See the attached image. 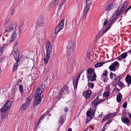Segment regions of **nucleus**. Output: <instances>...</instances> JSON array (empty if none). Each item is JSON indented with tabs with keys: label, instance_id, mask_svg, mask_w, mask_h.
Returning <instances> with one entry per match:
<instances>
[{
	"label": "nucleus",
	"instance_id": "nucleus-1",
	"mask_svg": "<svg viewBox=\"0 0 131 131\" xmlns=\"http://www.w3.org/2000/svg\"><path fill=\"white\" fill-rule=\"evenodd\" d=\"M74 45V42L73 41H70L68 44L67 49L68 58L71 57L74 54L75 48Z\"/></svg>",
	"mask_w": 131,
	"mask_h": 131
},
{
	"label": "nucleus",
	"instance_id": "nucleus-2",
	"mask_svg": "<svg viewBox=\"0 0 131 131\" xmlns=\"http://www.w3.org/2000/svg\"><path fill=\"white\" fill-rule=\"evenodd\" d=\"M128 4V2L125 1L121 5V6H120L116 11L115 13L116 16H118L120 14H122L127 8Z\"/></svg>",
	"mask_w": 131,
	"mask_h": 131
},
{
	"label": "nucleus",
	"instance_id": "nucleus-3",
	"mask_svg": "<svg viewBox=\"0 0 131 131\" xmlns=\"http://www.w3.org/2000/svg\"><path fill=\"white\" fill-rule=\"evenodd\" d=\"M86 6L84 7L83 12V14L82 18V19H85L87 15L88 11L89 10L91 5V2H88L87 0L86 1Z\"/></svg>",
	"mask_w": 131,
	"mask_h": 131
},
{
	"label": "nucleus",
	"instance_id": "nucleus-4",
	"mask_svg": "<svg viewBox=\"0 0 131 131\" xmlns=\"http://www.w3.org/2000/svg\"><path fill=\"white\" fill-rule=\"evenodd\" d=\"M37 94H35V100L33 103L34 106H37L39 104L41 103L43 98V95Z\"/></svg>",
	"mask_w": 131,
	"mask_h": 131
},
{
	"label": "nucleus",
	"instance_id": "nucleus-5",
	"mask_svg": "<svg viewBox=\"0 0 131 131\" xmlns=\"http://www.w3.org/2000/svg\"><path fill=\"white\" fill-rule=\"evenodd\" d=\"M62 0H52L48 7V11L49 12L52 10L56 6L60 3L61 4Z\"/></svg>",
	"mask_w": 131,
	"mask_h": 131
},
{
	"label": "nucleus",
	"instance_id": "nucleus-6",
	"mask_svg": "<svg viewBox=\"0 0 131 131\" xmlns=\"http://www.w3.org/2000/svg\"><path fill=\"white\" fill-rule=\"evenodd\" d=\"M75 63L74 60L72 59L70 61L68 65L67 70L69 74L72 72L74 67L75 66Z\"/></svg>",
	"mask_w": 131,
	"mask_h": 131
},
{
	"label": "nucleus",
	"instance_id": "nucleus-7",
	"mask_svg": "<svg viewBox=\"0 0 131 131\" xmlns=\"http://www.w3.org/2000/svg\"><path fill=\"white\" fill-rule=\"evenodd\" d=\"M64 21L62 20L59 25L56 26L54 31V34H57L63 28Z\"/></svg>",
	"mask_w": 131,
	"mask_h": 131
},
{
	"label": "nucleus",
	"instance_id": "nucleus-8",
	"mask_svg": "<svg viewBox=\"0 0 131 131\" xmlns=\"http://www.w3.org/2000/svg\"><path fill=\"white\" fill-rule=\"evenodd\" d=\"M16 26L17 24L16 23L13 22L11 23L9 27L7 28L5 30V33L9 32L13 29H15Z\"/></svg>",
	"mask_w": 131,
	"mask_h": 131
},
{
	"label": "nucleus",
	"instance_id": "nucleus-9",
	"mask_svg": "<svg viewBox=\"0 0 131 131\" xmlns=\"http://www.w3.org/2000/svg\"><path fill=\"white\" fill-rule=\"evenodd\" d=\"M17 53H18V52L16 51H15L14 55V57L15 60L18 61V62H22L24 59V56H21L19 57V55L18 54H17Z\"/></svg>",
	"mask_w": 131,
	"mask_h": 131
},
{
	"label": "nucleus",
	"instance_id": "nucleus-10",
	"mask_svg": "<svg viewBox=\"0 0 131 131\" xmlns=\"http://www.w3.org/2000/svg\"><path fill=\"white\" fill-rule=\"evenodd\" d=\"M46 54L50 55L52 51V47L51 44L49 41H48L46 44Z\"/></svg>",
	"mask_w": 131,
	"mask_h": 131
},
{
	"label": "nucleus",
	"instance_id": "nucleus-11",
	"mask_svg": "<svg viewBox=\"0 0 131 131\" xmlns=\"http://www.w3.org/2000/svg\"><path fill=\"white\" fill-rule=\"evenodd\" d=\"M31 101L30 97H28L27 98L26 102L25 104H23L22 105L21 109L22 110H24L27 108L29 106Z\"/></svg>",
	"mask_w": 131,
	"mask_h": 131
},
{
	"label": "nucleus",
	"instance_id": "nucleus-12",
	"mask_svg": "<svg viewBox=\"0 0 131 131\" xmlns=\"http://www.w3.org/2000/svg\"><path fill=\"white\" fill-rule=\"evenodd\" d=\"M81 74L82 73L81 72H80L77 77L76 79H74L73 80V83L75 90H76L77 88L78 80Z\"/></svg>",
	"mask_w": 131,
	"mask_h": 131
},
{
	"label": "nucleus",
	"instance_id": "nucleus-13",
	"mask_svg": "<svg viewBox=\"0 0 131 131\" xmlns=\"http://www.w3.org/2000/svg\"><path fill=\"white\" fill-rule=\"evenodd\" d=\"M91 94V91L90 90H88L87 91H84L82 93V95L83 96H85V99H89Z\"/></svg>",
	"mask_w": 131,
	"mask_h": 131
},
{
	"label": "nucleus",
	"instance_id": "nucleus-14",
	"mask_svg": "<svg viewBox=\"0 0 131 131\" xmlns=\"http://www.w3.org/2000/svg\"><path fill=\"white\" fill-rule=\"evenodd\" d=\"M45 87V84H42L41 85L39 86L37 90L36 94L41 95V93L43 91Z\"/></svg>",
	"mask_w": 131,
	"mask_h": 131
},
{
	"label": "nucleus",
	"instance_id": "nucleus-15",
	"mask_svg": "<svg viewBox=\"0 0 131 131\" xmlns=\"http://www.w3.org/2000/svg\"><path fill=\"white\" fill-rule=\"evenodd\" d=\"M125 80L128 84V86H129L131 84V76L129 75H127L125 78Z\"/></svg>",
	"mask_w": 131,
	"mask_h": 131
},
{
	"label": "nucleus",
	"instance_id": "nucleus-16",
	"mask_svg": "<svg viewBox=\"0 0 131 131\" xmlns=\"http://www.w3.org/2000/svg\"><path fill=\"white\" fill-rule=\"evenodd\" d=\"M127 54L126 52H124L120 55L118 58V60L121 61L122 59L125 58L127 56Z\"/></svg>",
	"mask_w": 131,
	"mask_h": 131
},
{
	"label": "nucleus",
	"instance_id": "nucleus-17",
	"mask_svg": "<svg viewBox=\"0 0 131 131\" xmlns=\"http://www.w3.org/2000/svg\"><path fill=\"white\" fill-rule=\"evenodd\" d=\"M121 120L122 122L125 124H128L130 122V121L128 117H125L122 118Z\"/></svg>",
	"mask_w": 131,
	"mask_h": 131
},
{
	"label": "nucleus",
	"instance_id": "nucleus-18",
	"mask_svg": "<svg viewBox=\"0 0 131 131\" xmlns=\"http://www.w3.org/2000/svg\"><path fill=\"white\" fill-rule=\"evenodd\" d=\"M16 36L17 34L16 32H14L13 33L12 36L9 39V42H12L16 37Z\"/></svg>",
	"mask_w": 131,
	"mask_h": 131
},
{
	"label": "nucleus",
	"instance_id": "nucleus-19",
	"mask_svg": "<svg viewBox=\"0 0 131 131\" xmlns=\"http://www.w3.org/2000/svg\"><path fill=\"white\" fill-rule=\"evenodd\" d=\"M110 26H108L105 28H103L101 30V32L102 33L101 36H102L105 33L107 30L110 28Z\"/></svg>",
	"mask_w": 131,
	"mask_h": 131
},
{
	"label": "nucleus",
	"instance_id": "nucleus-20",
	"mask_svg": "<svg viewBox=\"0 0 131 131\" xmlns=\"http://www.w3.org/2000/svg\"><path fill=\"white\" fill-rule=\"evenodd\" d=\"M122 97V95L120 93H119L117 95L116 97V100L117 102L119 103L120 102Z\"/></svg>",
	"mask_w": 131,
	"mask_h": 131
},
{
	"label": "nucleus",
	"instance_id": "nucleus-21",
	"mask_svg": "<svg viewBox=\"0 0 131 131\" xmlns=\"http://www.w3.org/2000/svg\"><path fill=\"white\" fill-rule=\"evenodd\" d=\"M4 104L3 107L1 109L0 111L1 112H4L6 111L9 108Z\"/></svg>",
	"mask_w": 131,
	"mask_h": 131
},
{
	"label": "nucleus",
	"instance_id": "nucleus-22",
	"mask_svg": "<svg viewBox=\"0 0 131 131\" xmlns=\"http://www.w3.org/2000/svg\"><path fill=\"white\" fill-rule=\"evenodd\" d=\"M50 57V55L46 54L44 58L43 59V60L45 64H47L48 63V59Z\"/></svg>",
	"mask_w": 131,
	"mask_h": 131
},
{
	"label": "nucleus",
	"instance_id": "nucleus-23",
	"mask_svg": "<svg viewBox=\"0 0 131 131\" xmlns=\"http://www.w3.org/2000/svg\"><path fill=\"white\" fill-rule=\"evenodd\" d=\"M59 123L60 124H62L64 123V116L63 115H61L59 118Z\"/></svg>",
	"mask_w": 131,
	"mask_h": 131
},
{
	"label": "nucleus",
	"instance_id": "nucleus-24",
	"mask_svg": "<svg viewBox=\"0 0 131 131\" xmlns=\"http://www.w3.org/2000/svg\"><path fill=\"white\" fill-rule=\"evenodd\" d=\"M105 63V62H104L98 63L95 65V68H98L102 66Z\"/></svg>",
	"mask_w": 131,
	"mask_h": 131
},
{
	"label": "nucleus",
	"instance_id": "nucleus-25",
	"mask_svg": "<svg viewBox=\"0 0 131 131\" xmlns=\"http://www.w3.org/2000/svg\"><path fill=\"white\" fill-rule=\"evenodd\" d=\"M109 68L111 71H115L116 70L115 67L112 64L109 67Z\"/></svg>",
	"mask_w": 131,
	"mask_h": 131
},
{
	"label": "nucleus",
	"instance_id": "nucleus-26",
	"mask_svg": "<svg viewBox=\"0 0 131 131\" xmlns=\"http://www.w3.org/2000/svg\"><path fill=\"white\" fill-rule=\"evenodd\" d=\"M120 79H119V80H118V81H115L113 80L112 82V83L113 84V86H115L117 85L118 83L120 81Z\"/></svg>",
	"mask_w": 131,
	"mask_h": 131
},
{
	"label": "nucleus",
	"instance_id": "nucleus-27",
	"mask_svg": "<svg viewBox=\"0 0 131 131\" xmlns=\"http://www.w3.org/2000/svg\"><path fill=\"white\" fill-rule=\"evenodd\" d=\"M12 104V102L10 101H7L6 102L5 104L6 106L9 108L11 106Z\"/></svg>",
	"mask_w": 131,
	"mask_h": 131
},
{
	"label": "nucleus",
	"instance_id": "nucleus-28",
	"mask_svg": "<svg viewBox=\"0 0 131 131\" xmlns=\"http://www.w3.org/2000/svg\"><path fill=\"white\" fill-rule=\"evenodd\" d=\"M102 79H103V82L104 83L106 82L108 80L107 76H102Z\"/></svg>",
	"mask_w": 131,
	"mask_h": 131
},
{
	"label": "nucleus",
	"instance_id": "nucleus-29",
	"mask_svg": "<svg viewBox=\"0 0 131 131\" xmlns=\"http://www.w3.org/2000/svg\"><path fill=\"white\" fill-rule=\"evenodd\" d=\"M69 87L67 85H66L64 86L61 90L60 91V92L63 93V92L65 90V89H66V90H68V89Z\"/></svg>",
	"mask_w": 131,
	"mask_h": 131
},
{
	"label": "nucleus",
	"instance_id": "nucleus-30",
	"mask_svg": "<svg viewBox=\"0 0 131 131\" xmlns=\"http://www.w3.org/2000/svg\"><path fill=\"white\" fill-rule=\"evenodd\" d=\"M91 105L92 107L94 108H95V109L96 108V106L97 104H98L97 102H94V103L93 101L91 103Z\"/></svg>",
	"mask_w": 131,
	"mask_h": 131
},
{
	"label": "nucleus",
	"instance_id": "nucleus-31",
	"mask_svg": "<svg viewBox=\"0 0 131 131\" xmlns=\"http://www.w3.org/2000/svg\"><path fill=\"white\" fill-rule=\"evenodd\" d=\"M113 7V5L112 4H110V5L107 6L106 8V10H108L111 9Z\"/></svg>",
	"mask_w": 131,
	"mask_h": 131
},
{
	"label": "nucleus",
	"instance_id": "nucleus-32",
	"mask_svg": "<svg viewBox=\"0 0 131 131\" xmlns=\"http://www.w3.org/2000/svg\"><path fill=\"white\" fill-rule=\"evenodd\" d=\"M96 75L95 74L92 77V78L90 79V81L91 82H93L94 81H96Z\"/></svg>",
	"mask_w": 131,
	"mask_h": 131
},
{
	"label": "nucleus",
	"instance_id": "nucleus-33",
	"mask_svg": "<svg viewBox=\"0 0 131 131\" xmlns=\"http://www.w3.org/2000/svg\"><path fill=\"white\" fill-rule=\"evenodd\" d=\"M19 91L20 92L21 94H22V93L23 91V85L21 84L19 85Z\"/></svg>",
	"mask_w": 131,
	"mask_h": 131
},
{
	"label": "nucleus",
	"instance_id": "nucleus-34",
	"mask_svg": "<svg viewBox=\"0 0 131 131\" xmlns=\"http://www.w3.org/2000/svg\"><path fill=\"white\" fill-rule=\"evenodd\" d=\"M116 74H115L113 73L112 72H111L110 74V77L111 79L112 80L113 78L114 77H115L116 76Z\"/></svg>",
	"mask_w": 131,
	"mask_h": 131
},
{
	"label": "nucleus",
	"instance_id": "nucleus-35",
	"mask_svg": "<svg viewBox=\"0 0 131 131\" xmlns=\"http://www.w3.org/2000/svg\"><path fill=\"white\" fill-rule=\"evenodd\" d=\"M43 23V19L42 18H40L38 20V23L39 25L42 24Z\"/></svg>",
	"mask_w": 131,
	"mask_h": 131
},
{
	"label": "nucleus",
	"instance_id": "nucleus-36",
	"mask_svg": "<svg viewBox=\"0 0 131 131\" xmlns=\"http://www.w3.org/2000/svg\"><path fill=\"white\" fill-rule=\"evenodd\" d=\"M110 93L106 91L104 93L103 96L106 97H107L109 95Z\"/></svg>",
	"mask_w": 131,
	"mask_h": 131
},
{
	"label": "nucleus",
	"instance_id": "nucleus-37",
	"mask_svg": "<svg viewBox=\"0 0 131 131\" xmlns=\"http://www.w3.org/2000/svg\"><path fill=\"white\" fill-rule=\"evenodd\" d=\"M67 0H62L61 4L59 5V9L61 8L62 6L66 2Z\"/></svg>",
	"mask_w": 131,
	"mask_h": 131
},
{
	"label": "nucleus",
	"instance_id": "nucleus-38",
	"mask_svg": "<svg viewBox=\"0 0 131 131\" xmlns=\"http://www.w3.org/2000/svg\"><path fill=\"white\" fill-rule=\"evenodd\" d=\"M108 74V72L107 70H105L103 71L102 76H107Z\"/></svg>",
	"mask_w": 131,
	"mask_h": 131
},
{
	"label": "nucleus",
	"instance_id": "nucleus-39",
	"mask_svg": "<svg viewBox=\"0 0 131 131\" xmlns=\"http://www.w3.org/2000/svg\"><path fill=\"white\" fill-rule=\"evenodd\" d=\"M87 72L89 74H91L93 72V70L92 68H89L87 70Z\"/></svg>",
	"mask_w": 131,
	"mask_h": 131
},
{
	"label": "nucleus",
	"instance_id": "nucleus-40",
	"mask_svg": "<svg viewBox=\"0 0 131 131\" xmlns=\"http://www.w3.org/2000/svg\"><path fill=\"white\" fill-rule=\"evenodd\" d=\"M45 114H43L42 116L40 117L39 121H38V124L37 125H38L39 124V123L40 122V121L41 120H42L44 118V116H45Z\"/></svg>",
	"mask_w": 131,
	"mask_h": 131
},
{
	"label": "nucleus",
	"instance_id": "nucleus-41",
	"mask_svg": "<svg viewBox=\"0 0 131 131\" xmlns=\"http://www.w3.org/2000/svg\"><path fill=\"white\" fill-rule=\"evenodd\" d=\"M88 86L91 89H93L94 86V85L93 83L90 82L88 84Z\"/></svg>",
	"mask_w": 131,
	"mask_h": 131
},
{
	"label": "nucleus",
	"instance_id": "nucleus-42",
	"mask_svg": "<svg viewBox=\"0 0 131 131\" xmlns=\"http://www.w3.org/2000/svg\"><path fill=\"white\" fill-rule=\"evenodd\" d=\"M112 65H113L114 67H116V66H117L119 65V63L117 61H115L114 63H113L111 64Z\"/></svg>",
	"mask_w": 131,
	"mask_h": 131
},
{
	"label": "nucleus",
	"instance_id": "nucleus-43",
	"mask_svg": "<svg viewBox=\"0 0 131 131\" xmlns=\"http://www.w3.org/2000/svg\"><path fill=\"white\" fill-rule=\"evenodd\" d=\"M62 93L60 91L58 94L57 96V98L59 100L61 99V95L62 94Z\"/></svg>",
	"mask_w": 131,
	"mask_h": 131
},
{
	"label": "nucleus",
	"instance_id": "nucleus-44",
	"mask_svg": "<svg viewBox=\"0 0 131 131\" xmlns=\"http://www.w3.org/2000/svg\"><path fill=\"white\" fill-rule=\"evenodd\" d=\"M95 109H94V110H93L92 111V113L91 114V117L92 116L93 118L94 116L95 113Z\"/></svg>",
	"mask_w": 131,
	"mask_h": 131
},
{
	"label": "nucleus",
	"instance_id": "nucleus-45",
	"mask_svg": "<svg viewBox=\"0 0 131 131\" xmlns=\"http://www.w3.org/2000/svg\"><path fill=\"white\" fill-rule=\"evenodd\" d=\"M118 85L121 87H123L124 85V84L122 82L119 81L118 82Z\"/></svg>",
	"mask_w": 131,
	"mask_h": 131
},
{
	"label": "nucleus",
	"instance_id": "nucleus-46",
	"mask_svg": "<svg viewBox=\"0 0 131 131\" xmlns=\"http://www.w3.org/2000/svg\"><path fill=\"white\" fill-rule=\"evenodd\" d=\"M110 87L108 86H107L106 87L105 91L106 92H110Z\"/></svg>",
	"mask_w": 131,
	"mask_h": 131
},
{
	"label": "nucleus",
	"instance_id": "nucleus-47",
	"mask_svg": "<svg viewBox=\"0 0 131 131\" xmlns=\"http://www.w3.org/2000/svg\"><path fill=\"white\" fill-rule=\"evenodd\" d=\"M127 103L126 102H125L122 105V107L124 108H126L127 107Z\"/></svg>",
	"mask_w": 131,
	"mask_h": 131
},
{
	"label": "nucleus",
	"instance_id": "nucleus-48",
	"mask_svg": "<svg viewBox=\"0 0 131 131\" xmlns=\"http://www.w3.org/2000/svg\"><path fill=\"white\" fill-rule=\"evenodd\" d=\"M91 113L90 111H87L86 113V115L87 116H89L91 115Z\"/></svg>",
	"mask_w": 131,
	"mask_h": 131
},
{
	"label": "nucleus",
	"instance_id": "nucleus-49",
	"mask_svg": "<svg viewBox=\"0 0 131 131\" xmlns=\"http://www.w3.org/2000/svg\"><path fill=\"white\" fill-rule=\"evenodd\" d=\"M18 67V66H17L14 65L13 67V71H16L17 70Z\"/></svg>",
	"mask_w": 131,
	"mask_h": 131
},
{
	"label": "nucleus",
	"instance_id": "nucleus-50",
	"mask_svg": "<svg viewBox=\"0 0 131 131\" xmlns=\"http://www.w3.org/2000/svg\"><path fill=\"white\" fill-rule=\"evenodd\" d=\"M99 97L98 96L96 97V98L93 101V102L94 103V102H97L99 100Z\"/></svg>",
	"mask_w": 131,
	"mask_h": 131
},
{
	"label": "nucleus",
	"instance_id": "nucleus-51",
	"mask_svg": "<svg viewBox=\"0 0 131 131\" xmlns=\"http://www.w3.org/2000/svg\"><path fill=\"white\" fill-rule=\"evenodd\" d=\"M115 20V19L114 18H113V17L111 18L110 19H109V23H110V24L112 23V22L114 20Z\"/></svg>",
	"mask_w": 131,
	"mask_h": 131
},
{
	"label": "nucleus",
	"instance_id": "nucleus-52",
	"mask_svg": "<svg viewBox=\"0 0 131 131\" xmlns=\"http://www.w3.org/2000/svg\"><path fill=\"white\" fill-rule=\"evenodd\" d=\"M112 120H110L108 121L104 125L106 126L107 124H110L112 122Z\"/></svg>",
	"mask_w": 131,
	"mask_h": 131
},
{
	"label": "nucleus",
	"instance_id": "nucleus-53",
	"mask_svg": "<svg viewBox=\"0 0 131 131\" xmlns=\"http://www.w3.org/2000/svg\"><path fill=\"white\" fill-rule=\"evenodd\" d=\"M115 78L113 80H114L115 81H118V80H117V79H118V78H119V79H120V76H119L117 77L116 75V76L114 77Z\"/></svg>",
	"mask_w": 131,
	"mask_h": 131
},
{
	"label": "nucleus",
	"instance_id": "nucleus-54",
	"mask_svg": "<svg viewBox=\"0 0 131 131\" xmlns=\"http://www.w3.org/2000/svg\"><path fill=\"white\" fill-rule=\"evenodd\" d=\"M14 8H13L11 9L10 14L11 15H13L14 14Z\"/></svg>",
	"mask_w": 131,
	"mask_h": 131
},
{
	"label": "nucleus",
	"instance_id": "nucleus-55",
	"mask_svg": "<svg viewBox=\"0 0 131 131\" xmlns=\"http://www.w3.org/2000/svg\"><path fill=\"white\" fill-rule=\"evenodd\" d=\"M116 114V112H114L110 114V117H112L114 116V115H115Z\"/></svg>",
	"mask_w": 131,
	"mask_h": 131
},
{
	"label": "nucleus",
	"instance_id": "nucleus-56",
	"mask_svg": "<svg viewBox=\"0 0 131 131\" xmlns=\"http://www.w3.org/2000/svg\"><path fill=\"white\" fill-rule=\"evenodd\" d=\"M108 23V21L107 20H105L103 24L104 26H106L107 24Z\"/></svg>",
	"mask_w": 131,
	"mask_h": 131
},
{
	"label": "nucleus",
	"instance_id": "nucleus-57",
	"mask_svg": "<svg viewBox=\"0 0 131 131\" xmlns=\"http://www.w3.org/2000/svg\"><path fill=\"white\" fill-rule=\"evenodd\" d=\"M5 21L6 24H7L10 21V20L9 19H7L5 20Z\"/></svg>",
	"mask_w": 131,
	"mask_h": 131
},
{
	"label": "nucleus",
	"instance_id": "nucleus-58",
	"mask_svg": "<svg viewBox=\"0 0 131 131\" xmlns=\"http://www.w3.org/2000/svg\"><path fill=\"white\" fill-rule=\"evenodd\" d=\"M105 116L107 119V120L108 119L110 118V117H111L110 114L108 115H106Z\"/></svg>",
	"mask_w": 131,
	"mask_h": 131
},
{
	"label": "nucleus",
	"instance_id": "nucleus-59",
	"mask_svg": "<svg viewBox=\"0 0 131 131\" xmlns=\"http://www.w3.org/2000/svg\"><path fill=\"white\" fill-rule=\"evenodd\" d=\"M87 78L88 79V81H89V79L91 78V75H89L87 74Z\"/></svg>",
	"mask_w": 131,
	"mask_h": 131
},
{
	"label": "nucleus",
	"instance_id": "nucleus-60",
	"mask_svg": "<svg viewBox=\"0 0 131 131\" xmlns=\"http://www.w3.org/2000/svg\"><path fill=\"white\" fill-rule=\"evenodd\" d=\"M131 8V5L125 11V13L127 12Z\"/></svg>",
	"mask_w": 131,
	"mask_h": 131
},
{
	"label": "nucleus",
	"instance_id": "nucleus-61",
	"mask_svg": "<svg viewBox=\"0 0 131 131\" xmlns=\"http://www.w3.org/2000/svg\"><path fill=\"white\" fill-rule=\"evenodd\" d=\"M21 83V80L20 79H18L17 82V84L18 85Z\"/></svg>",
	"mask_w": 131,
	"mask_h": 131
},
{
	"label": "nucleus",
	"instance_id": "nucleus-62",
	"mask_svg": "<svg viewBox=\"0 0 131 131\" xmlns=\"http://www.w3.org/2000/svg\"><path fill=\"white\" fill-rule=\"evenodd\" d=\"M3 48L2 47H0V53H2L3 51Z\"/></svg>",
	"mask_w": 131,
	"mask_h": 131
},
{
	"label": "nucleus",
	"instance_id": "nucleus-63",
	"mask_svg": "<svg viewBox=\"0 0 131 131\" xmlns=\"http://www.w3.org/2000/svg\"><path fill=\"white\" fill-rule=\"evenodd\" d=\"M107 120V119L106 118L105 116H104V117L103 118V120L102 121V122H103L104 121Z\"/></svg>",
	"mask_w": 131,
	"mask_h": 131
},
{
	"label": "nucleus",
	"instance_id": "nucleus-64",
	"mask_svg": "<svg viewBox=\"0 0 131 131\" xmlns=\"http://www.w3.org/2000/svg\"><path fill=\"white\" fill-rule=\"evenodd\" d=\"M106 126H105V125H104V126H103V127L102 128V131H104L105 130V127H106Z\"/></svg>",
	"mask_w": 131,
	"mask_h": 131
}]
</instances>
